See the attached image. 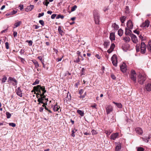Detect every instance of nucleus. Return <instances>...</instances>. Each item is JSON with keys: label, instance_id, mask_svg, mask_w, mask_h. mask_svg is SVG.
Wrapping results in <instances>:
<instances>
[{"label": "nucleus", "instance_id": "nucleus-5", "mask_svg": "<svg viewBox=\"0 0 151 151\" xmlns=\"http://www.w3.org/2000/svg\"><path fill=\"white\" fill-rule=\"evenodd\" d=\"M111 60L112 63L114 65L116 66L117 63V58L116 55H114L111 58Z\"/></svg>", "mask_w": 151, "mask_h": 151}, {"label": "nucleus", "instance_id": "nucleus-6", "mask_svg": "<svg viewBox=\"0 0 151 151\" xmlns=\"http://www.w3.org/2000/svg\"><path fill=\"white\" fill-rule=\"evenodd\" d=\"M141 52L142 53H144L146 51V46L145 43L142 42L140 46Z\"/></svg>", "mask_w": 151, "mask_h": 151}, {"label": "nucleus", "instance_id": "nucleus-18", "mask_svg": "<svg viewBox=\"0 0 151 151\" xmlns=\"http://www.w3.org/2000/svg\"><path fill=\"white\" fill-rule=\"evenodd\" d=\"M110 39L111 41L115 40V37L114 33L112 32L110 33Z\"/></svg>", "mask_w": 151, "mask_h": 151}, {"label": "nucleus", "instance_id": "nucleus-30", "mask_svg": "<svg viewBox=\"0 0 151 151\" xmlns=\"http://www.w3.org/2000/svg\"><path fill=\"white\" fill-rule=\"evenodd\" d=\"M109 42L106 41H105L104 42V47L107 48L108 45H109Z\"/></svg>", "mask_w": 151, "mask_h": 151}, {"label": "nucleus", "instance_id": "nucleus-61", "mask_svg": "<svg viewBox=\"0 0 151 151\" xmlns=\"http://www.w3.org/2000/svg\"><path fill=\"white\" fill-rule=\"evenodd\" d=\"M62 59V58H58L56 59L58 62L61 61Z\"/></svg>", "mask_w": 151, "mask_h": 151}, {"label": "nucleus", "instance_id": "nucleus-56", "mask_svg": "<svg viewBox=\"0 0 151 151\" xmlns=\"http://www.w3.org/2000/svg\"><path fill=\"white\" fill-rule=\"evenodd\" d=\"M45 109L46 110H47L50 113H52V111L51 110H49L46 106H45Z\"/></svg>", "mask_w": 151, "mask_h": 151}, {"label": "nucleus", "instance_id": "nucleus-10", "mask_svg": "<svg viewBox=\"0 0 151 151\" xmlns=\"http://www.w3.org/2000/svg\"><path fill=\"white\" fill-rule=\"evenodd\" d=\"M106 112L107 114H109L113 110V107L111 105L108 106L106 108Z\"/></svg>", "mask_w": 151, "mask_h": 151}, {"label": "nucleus", "instance_id": "nucleus-46", "mask_svg": "<svg viewBox=\"0 0 151 151\" xmlns=\"http://www.w3.org/2000/svg\"><path fill=\"white\" fill-rule=\"evenodd\" d=\"M57 15L56 14H53L51 15V18L53 19H54Z\"/></svg>", "mask_w": 151, "mask_h": 151}, {"label": "nucleus", "instance_id": "nucleus-25", "mask_svg": "<svg viewBox=\"0 0 151 151\" xmlns=\"http://www.w3.org/2000/svg\"><path fill=\"white\" fill-rule=\"evenodd\" d=\"M113 103L115 104L118 108H122V105L120 103H117L114 102H113Z\"/></svg>", "mask_w": 151, "mask_h": 151}, {"label": "nucleus", "instance_id": "nucleus-42", "mask_svg": "<svg viewBox=\"0 0 151 151\" xmlns=\"http://www.w3.org/2000/svg\"><path fill=\"white\" fill-rule=\"evenodd\" d=\"M137 151H143L144 149L142 147H139L137 148Z\"/></svg>", "mask_w": 151, "mask_h": 151}, {"label": "nucleus", "instance_id": "nucleus-49", "mask_svg": "<svg viewBox=\"0 0 151 151\" xmlns=\"http://www.w3.org/2000/svg\"><path fill=\"white\" fill-rule=\"evenodd\" d=\"M80 61V59L79 57L77 58L76 60H75L74 62L76 63H78Z\"/></svg>", "mask_w": 151, "mask_h": 151}, {"label": "nucleus", "instance_id": "nucleus-23", "mask_svg": "<svg viewBox=\"0 0 151 151\" xmlns=\"http://www.w3.org/2000/svg\"><path fill=\"white\" fill-rule=\"evenodd\" d=\"M77 112L81 116H84V113L83 111L78 110L77 111Z\"/></svg>", "mask_w": 151, "mask_h": 151}, {"label": "nucleus", "instance_id": "nucleus-28", "mask_svg": "<svg viewBox=\"0 0 151 151\" xmlns=\"http://www.w3.org/2000/svg\"><path fill=\"white\" fill-rule=\"evenodd\" d=\"M21 23L22 22L21 21H19L15 23L14 24V26H15L14 28H15L18 27L21 24Z\"/></svg>", "mask_w": 151, "mask_h": 151}, {"label": "nucleus", "instance_id": "nucleus-9", "mask_svg": "<svg viewBox=\"0 0 151 151\" xmlns=\"http://www.w3.org/2000/svg\"><path fill=\"white\" fill-rule=\"evenodd\" d=\"M121 70L123 73L125 72L126 71L127 68L126 67V64L124 63H123L122 65L120 66Z\"/></svg>", "mask_w": 151, "mask_h": 151}, {"label": "nucleus", "instance_id": "nucleus-48", "mask_svg": "<svg viewBox=\"0 0 151 151\" xmlns=\"http://www.w3.org/2000/svg\"><path fill=\"white\" fill-rule=\"evenodd\" d=\"M34 63L36 68L39 67V65L38 64V63L36 61Z\"/></svg>", "mask_w": 151, "mask_h": 151}, {"label": "nucleus", "instance_id": "nucleus-19", "mask_svg": "<svg viewBox=\"0 0 151 151\" xmlns=\"http://www.w3.org/2000/svg\"><path fill=\"white\" fill-rule=\"evenodd\" d=\"M123 40L126 42H128L130 40V38L128 37H123Z\"/></svg>", "mask_w": 151, "mask_h": 151}, {"label": "nucleus", "instance_id": "nucleus-15", "mask_svg": "<svg viewBox=\"0 0 151 151\" xmlns=\"http://www.w3.org/2000/svg\"><path fill=\"white\" fill-rule=\"evenodd\" d=\"M17 94L19 96L21 97L22 96V91L20 87H18L17 91Z\"/></svg>", "mask_w": 151, "mask_h": 151}, {"label": "nucleus", "instance_id": "nucleus-7", "mask_svg": "<svg viewBox=\"0 0 151 151\" xmlns=\"http://www.w3.org/2000/svg\"><path fill=\"white\" fill-rule=\"evenodd\" d=\"M130 36L131 37L132 41L134 43H136L138 42L137 37L134 35L133 34H130Z\"/></svg>", "mask_w": 151, "mask_h": 151}, {"label": "nucleus", "instance_id": "nucleus-52", "mask_svg": "<svg viewBox=\"0 0 151 151\" xmlns=\"http://www.w3.org/2000/svg\"><path fill=\"white\" fill-rule=\"evenodd\" d=\"M27 42H28V43L29 44V45H32V40L28 41Z\"/></svg>", "mask_w": 151, "mask_h": 151}, {"label": "nucleus", "instance_id": "nucleus-33", "mask_svg": "<svg viewBox=\"0 0 151 151\" xmlns=\"http://www.w3.org/2000/svg\"><path fill=\"white\" fill-rule=\"evenodd\" d=\"M64 17V16L63 15H61L60 14H58L56 17V19H58L60 18L61 19H63Z\"/></svg>", "mask_w": 151, "mask_h": 151}, {"label": "nucleus", "instance_id": "nucleus-64", "mask_svg": "<svg viewBox=\"0 0 151 151\" xmlns=\"http://www.w3.org/2000/svg\"><path fill=\"white\" fill-rule=\"evenodd\" d=\"M111 78L114 79H115L116 78V77L113 75H111Z\"/></svg>", "mask_w": 151, "mask_h": 151}, {"label": "nucleus", "instance_id": "nucleus-51", "mask_svg": "<svg viewBox=\"0 0 151 151\" xmlns=\"http://www.w3.org/2000/svg\"><path fill=\"white\" fill-rule=\"evenodd\" d=\"M83 90L82 89H80L79 90V93L80 95H81L83 93Z\"/></svg>", "mask_w": 151, "mask_h": 151}, {"label": "nucleus", "instance_id": "nucleus-35", "mask_svg": "<svg viewBox=\"0 0 151 151\" xmlns=\"http://www.w3.org/2000/svg\"><path fill=\"white\" fill-rule=\"evenodd\" d=\"M6 117L8 119L10 118L11 115L9 112H6Z\"/></svg>", "mask_w": 151, "mask_h": 151}, {"label": "nucleus", "instance_id": "nucleus-40", "mask_svg": "<svg viewBox=\"0 0 151 151\" xmlns=\"http://www.w3.org/2000/svg\"><path fill=\"white\" fill-rule=\"evenodd\" d=\"M9 125L10 126H11L13 127H14L16 126V124L14 123H9Z\"/></svg>", "mask_w": 151, "mask_h": 151}, {"label": "nucleus", "instance_id": "nucleus-1", "mask_svg": "<svg viewBox=\"0 0 151 151\" xmlns=\"http://www.w3.org/2000/svg\"><path fill=\"white\" fill-rule=\"evenodd\" d=\"M34 89L36 91L40 93V97L38 98L37 100V101L39 102L38 104H40L41 103H43V101H44V99H45L46 97L44 94L46 91L45 86H41L40 85H38L36 86H34Z\"/></svg>", "mask_w": 151, "mask_h": 151}, {"label": "nucleus", "instance_id": "nucleus-13", "mask_svg": "<svg viewBox=\"0 0 151 151\" xmlns=\"http://www.w3.org/2000/svg\"><path fill=\"white\" fill-rule=\"evenodd\" d=\"M8 81L10 83H11V81H13L15 83V85H17V81L14 78H12L11 77H9Z\"/></svg>", "mask_w": 151, "mask_h": 151}, {"label": "nucleus", "instance_id": "nucleus-8", "mask_svg": "<svg viewBox=\"0 0 151 151\" xmlns=\"http://www.w3.org/2000/svg\"><path fill=\"white\" fill-rule=\"evenodd\" d=\"M149 25V22L148 20H146L144 22H143L140 25V27H147Z\"/></svg>", "mask_w": 151, "mask_h": 151}, {"label": "nucleus", "instance_id": "nucleus-31", "mask_svg": "<svg viewBox=\"0 0 151 151\" xmlns=\"http://www.w3.org/2000/svg\"><path fill=\"white\" fill-rule=\"evenodd\" d=\"M48 0H45L43 2V4L45 5L46 6H47L48 4L49 3Z\"/></svg>", "mask_w": 151, "mask_h": 151}, {"label": "nucleus", "instance_id": "nucleus-22", "mask_svg": "<svg viewBox=\"0 0 151 151\" xmlns=\"http://www.w3.org/2000/svg\"><path fill=\"white\" fill-rule=\"evenodd\" d=\"M60 108V107L58 106L57 104L55 105L53 108V110L55 111H58Z\"/></svg>", "mask_w": 151, "mask_h": 151}, {"label": "nucleus", "instance_id": "nucleus-29", "mask_svg": "<svg viewBox=\"0 0 151 151\" xmlns=\"http://www.w3.org/2000/svg\"><path fill=\"white\" fill-rule=\"evenodd\" d=\"M147 49L149 51H151V41H150L148 43Z\"/></svg>", "mask_w": 151, "mask_h": 151}, {"label": "nucleus", "instance_id": "nucleus-27", "mask_svg": "<svg viewBox=\"0 0 151 151\" xmlns=\"http://www.w3.org/2000/svg\"><path fill=\"white\" fill-rule=\"evenodd\" d=\"M112 27H113L114 28V29L115 30H117L119 28L118 25L116 24L115 23L113 24L112 25Z\"/></svg>", "mask_w": 151, "mask_h": 151}, {"label": "nucleus", "instance_id": "nucleus-4", "mask_svg": "<svg viewBox=\"0 0 151 151\" xmlns=\"http://www.w3.org/2000/svg\"><path fill=\"white\" fill-rule=\"evenodd\" d=\"M130 78L134 82H136V73L135 71L134 70H132L130 73Z\"/></svg>", "mask_w": 151, "mask_h": 151}, {"label": "nucleus", "instance_id": "nucleus-45", "mask_svg": "<svg viewBox=\"0 0 151 151\" xmlns=\"http://www.w3.org/2000/svg\"><path fill=\"white\" fill-rule=\"evenodd\" d=\"M5 46H6V49H8L9 48V43L7 42H6L5 43Z\"/></svg>", "mask_w": 151, "mask_h": 151}, {"label": "nucleus", "instance_id": "nucleus-34", "mask_svg": "<svg viewBox=\"0 0 151 151\" xmlns=\"http://www.w3.org/2000/svg\"><path fill=\"white\" fill-rule=\"evenodd\" d=\"M121 146L120 145H118L116 147L115 150L116 151H119L121 149Z\"/></svg>", "mask_w": 151, "mask_h": 151}, {"label": "nucleus", "instance_id": "nucleus-20", "mask_svg": "<svg viewBox=\"0 0 151 151\" xmlns=\"http://www.w3.org/2000/svg\"><path fill=\"white\" fill-rule=\"evenodd\" d=\"M129 29L128 28H126L125 31V34L126 35H129V34L130 35L131 34L130 33L132 32V31Z\"/></svg>", "mask_w": 151, "mask_h": 151}, {"label": "nucleus", "instance_id": "nucleus-59", "mask_svg": "<svg viewBox=\"0 0 151 151\" xmlns=\"http://www.w3.org/2000/svg\"><path fill=\"white\" fill-rule=\"evenodd\" d=\"M129 7L128 6H126V12L127 13L128 12Z\"/></svg>", "mask_w": 151, "mask_h": 151}, {"label": "nucleus", "instance_id": "nucleus-39", "mask_svg": "<svg viewBox=\"0 0 151 151\" xmlns=\"http://www.w3.org/2000/svg\"><path fill=\"white\" fill-rule=\"evenodd\" d=\"M39 81L37 80V79L33 83L32 85H36V84H39Z\"/></svg>", "mask_w": 151, "mask_h": 151}, {"label": "nucleus", "instance_id": "nucleus-14", "mask_svg": "<svg viewBox=\"0 0 151 151\" xmlns=\"http://www.w3.org/2000/svg\"><path fill=\"white\" fill-rule=\"evenodd\" d=\"M135 131L137 133L139 134H142L143 133V131L141 128L139 127H137L135 129Z\"/></svg>", "mask_w": 151, "mask_h": 151}, {"label": "nucleus", "instance_id": "nucleus-36", "mask_svg": "<svg viewBox=\"0 0 151 151\" xmlns=\"http://www.w3.org/2000/svg\"><path fill=\"white\" fill-rule=\"evenodd\" d=\"M85 74V69L84 68H82L81 69V76L82 75H84Z\"/></svg>", "mask_w": 151, "mask_h": 151}, {"label": "nucleus", "instance_id": "nucleus-62", "mask_svg": "<svg viewBox=\"0 0 151 151\" xmlns=\"http://www.w3.org/2000/svg\"><path fill=\"white\" fill-rule=\"evenodd\" d=\"M79 82H77L75 84V86L76 87L78 88V86L79 84Z\"/></svg>", "mask_w": 151, "mask_h": 151}, {"label": "nucleus", "instance_id": "nucleus-21", "mask_svg": "<svg viewBox=\"0 0 151 151\" xmlns=\"http://www.w3.org/2000/svg\"><path fill=\"white\" fill-rule=\"evenodd\" d=\"M126 17L125 16H123L120 17V19L121 22L122 23L124 22V21L126 20Z\"/></svg>", "mask_w": 151, "mask_h": 151}, {"label": "nucleus", "instance_id": "nucleus-60", "mask_svg": "<svg viewBox=\"0 0 151 151\" xmlns=\"http://www.w3.org/2000/svg\"><path fill=\"white\" fill-rule=\"evenodd\" d=\"M43 107H41L39 111L40 112H42L43 110Z\"/></svg>", "mask_w": 151, "mask_h": 151}, {"label": "nucleus", "instance_id": "nucleus-43", "mask_svg": "<svg viewBox=\"0 0 151 151\" xmlns=\"http://www.w3.org/2000/svg\"><path fill=\"white\" fill-rule=\"evenodd\" d=\"M38 93H36L35 92V94H36V96L37 98H39L40 97V93H39V92H38Z\"/></svg>", "mask_w": 151, "mask_h": 151}, {"label": "nucleus", "instance_id": "nucleus-54", "mask_svg": "<svg viewBox=\"0 0 151 151\" xmlns=\"http://www.w3.org/2000/svg\"><path fill=\"white\" fill-rule=\"evenodd\" d=\"M134 32L135 33L137 34L138 35H139V32L138 31H137L136 30L134 31Z\"/></svg>", "mask_w": 151, "mask_h": 151}, {"label": "nucleus", "instance_id": "nucleus-50", "mask_svg": "<svg viewBox=\"0 0 151 151\" xmlns=\"http://www.w3.org/2000/svg\"><path fill=\"white\" fill-rule=\"evenodd\" d=\"M97 106L96 104H94L93 105H91V107H92L93 108H96V106Z\"/></svg>", "mask_w": 151, "mask_h": 151}, {"label": "nucleus", "instance_id": "nucleus-38", "mask_svg": "<svg viewBox=\"0 0 151 151\" xmlns=\"http://www.w3.org/2000/svg\"><path fill=\"white\" fill-rule=\"evenodd\" d=\"M77 8V6L76 5L72 7L71 8V11L72 12L74 11Z\"/></svg>", "mask_w": 151, "mask_h": 151}, {"label": "nucleus", "instance_id": "nucleus-17", "mask_svg": "<svg viewBox=\"0 0 151 151\" xmlns=\"http://www.w3.org/2000/svg\"><path fill=\"white\" fill-rule=\"evenodd\" d=\"M145 89L148 91H151V84H147L145 86Z\"/></svg>", "mask_w": 151, "mask_h": 151}, {"label": "nucleus", "instance_id": "nucleus-2", "mask_svg": "<svg viewBox=\"0 0 151 151\" xmlns=\"http://www.w3.org/2000/svg\"><path fill=\"white\" fill-rule=\"evenodd\" d=\"M146 78L147 77L145 75L139 74L138 77V81L140 84H143Z\"/></svg>", "mask_w": 151, "mask_h": 151}, {"label": "nucleus", "instance_id": "nucleus-47", "mask_svg": "<svg viewBox=\"0 0 151 151\" xmlns=\"http://www.w3.org/2000/svg\"><path fill=\"white\" fill-rule=\"evenodd\" d=\"M44 12L42 13H39L38 14V17H40L41 16H43L44 15Z\"/></svg>", "mask_w": 151, "mask_h": 151}, {"label": "nucleus", "instance_id": "nucleus-16", "mask_svg": "<svg viewBox=\"0 0 151 151\" xmlns=\"http://www.w3.org/2000/svg\"><path fill=\"white\" fill-rule=\"evenodd\" d=\"M34 6L33 5H31L27 6L25 9L26 11L28 12L31 11L34 8Z\"/></svg>", "mask_w": 151, "mask_h": 151}, {"label": "nucleus", "instance_id": "nucleus-26", "mask_svg": "<svg viewBox=\"0 0 151 151\" xmlns=\"http://www.w3.org/2000/svg\"><path fill=\"white\" fill-rule=\"evenodd\" d=\"M58 31L60 34L61 35H63L64 34L62 30H61V27L59 26L58 27Z\"/></svg>", "mask_w": 151, "mask_h": 151}, {"label": "nucleus", "instance_id": "nucleus-41", "mask_svg": "<svg viewBox=\"0 0 151 151\" xmlns=\"http://www.w3.org/2000/svg\"><path fill=\"white\" fill-rule=\"evenodd\" d=\"M115 46V45L114 43L112 44L110 46V49H111V50H114Z\"/></svg>", "mask_w": 151, "mask_h": 151}, {"label": "nucleus", "instance_id": "nucleus-58", "mask_svg": "<svg viewBox=\"0 0 151 151\" xmlns=\"http://www.w3.org/2000/svg\"><path fill=\"white\" fill-rule=\"evenodd\" d=\"M19 7H20V9L21 10H22L23 8V5H20Z\"/></svg>", "mask_w": 151, "mask_h": 151}, {"label": "nucleus", "instance_id": "nucleus-44", "mask_svg": "<svg viewBox=\"0 0 151 151\" xmlns=\"http://www.w3.org/2000/svg\"><path fill=\"white\" fill-rule=\"evenodd\" d=\"M39 22L40 24L42 26H44V22L42 20H40Z\"/></svg>", "mask_w": 151, "mask_h": 151}, {"label": "nucleus", "instance_id": "nucleus-11", "mask_svg": "<svg viewBox=\"0 0 151 151\" xmlns=\"http://www.w3.org/2000/svg\"><path fill=\"white\" fill-rule=\"evenodd\" d=\"M119 136L118 133H116L112 134L111 136V139L113 140L115 139Z\"/></svg>", "mask_w": 151, "mask_h": 151}, {"label": "nucleus", "instance_id": "nucleus-57", "mask_svg": "<svg viewBox=\"0 0 151 151\" xmlns=\"http://www.w3.org/2000/svg\"><path fill=\"white\" fill-rule=\"evenodd\" d=\"M113 51V50H111V49H109L108 50H107V52L109 53H111L112 51Z\"/></svg>", "mask_w": 151, "mask_h": 151}, {"label": "nucleus", "instance_id": "nucleus-12", "mask_svg": "<svg viewBox=\"0 0 151 151\" xmlns=\"http://www.w3.org/2000/svg\"><path fill=\"white\" fill-rule=\"evenodd\" d=\"M127 27L129 29H132L133 27V24L132 21L129 20L127 23Z\"/></svg>", "mask_w": 151, "mask_h": 151}, {"label": "nucleus", "instance_id": "nucleus-63", "mask_svg": "<svg viewBox=\"0 0 151 151\" xmlns=\"http://www.w3.org/2000/svg\"><path fill=\"white\" fill-rule=\"evenodd\" d=\"M17 13V11H14L12 12V14H16Z\"/></svg>", "mask_w": 151, "mask_h": 151}, {"label": "nucleus", "instance_id": "nucleus-32", "mask_svg": "<svg viewBox=\"0 0 151 151\" xmlns=\"http://www.w3.org/2000/svg\"><path fill=\"white\" fill-rule=\"evenodd\" d=\"M7 79V77L5 76H4L3 78L2 79V83L5 82H6V80Z\"/></svg>", "mask_w": 151, "mask_h": 151}, {"label": "nucleus", "instance_id": "nucleus-24", "mask_svg": "<svg viewBox=\"0 0 151 151\" xmlns=\"http://www.w3.org/2000/svg\"><path fill=\"white\" fill-rule=\"evenodd\" d=\"M118 35L120 36H122L123 33V30L122 29H119V30L118 31Z\"/></svg>", "mask_w": 151, "mask_h": 151}, {"label": "nucleus", "instance_id": "nucleus-53", "mask_svg": "<svg viewBox=\"0 0 151 151\" xmlns=\"http://www.w3.org/2000/svg\"><path fill=\"white\" fill-rule=\"evenodd\" d=\"M91 132H92V134H96V131L95 130H94V129L92 130Z\"/></svg>", "mask_w": 151, "mask_h": 151}, {"label": "nucleus", "instance_id": "nucleus-55", "mask_svg": "<svg viewBox=\"0 0 151 151\" xmlns=\"http://www.w3.org/2000/svg\"><path fill=\"white\" fill-rule=\"evenodd\" d=\"M17 33L16 32H14L13 33V35L14 37H16L17 36Z\"/></svg>", "mask_w": 151, "mask_h": 151}, {"label": "nucleus", "instance_id": "nucleus-37", "mask_svg": "<svg viewBox=\"0 0 151 151\" xmlns=\"http://www.w3.org/2000/svg\"><path fill=\"white\" fill-rule=\"evenodd\" d=\"M112 132V131L109 130V131H105V133H106L107 135H109Z\"/></svg>", "mask_w": 151, "mask_h": 151}, {"label": "nucleus", "instance_id": "nucleus-3", "mask_svg": "<svg viewBox=\"0 0 151 151\" xmlns=\"http://www.w3.org/2000/svg\"><path fill=\"white\" fill-rule=\"evenodd\" d=\"M93 15L95 23L96 24H99V17L98 11L96 10H94Z\"/></svg>", "mask_w": 151, "mask_h": 151}]
</instances>
